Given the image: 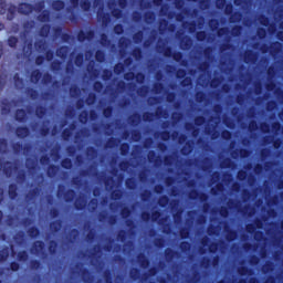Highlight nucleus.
Instances as JSON below:
<instances>
[{
  "mask_svg": "<svg viewBox=\"0 0 283 283\" xmlns=\"http://www.w3.org/2000/svg\"><path fill=\"white\" fill-rule=\"evenodd\" d=\"M19 11L24 13V14H28V13H30L32 11V6H30L28 3H22L19 7Z\"/></svg>",
  "mask_w": 283,
  "mask_h": 283,
  "instance_id": "nucleus-1",
  "label": "nucleus"
},
{
  "mask_svg": "<svg viewBox=\"0 0 283 283\" xmlns=\"http://www.w3.org/2000/svg\"><path fill=\"white\" fill-rule=\"evenodd\" d=\"M18 135L21 136V138H23L24 136L28 135V129L27 128H22V133H21V130H18Z\"/></svg>",
  "mask_w": 283,
  "mask_h": 283,
  "instance_id": "nucleus-2",
  "label": "nucleus"
},
{
  "mask_svg": "<svg viewBox=\"0 0 283 283\" xmlns=\"http://www.w3.org/2000/svg\"><path fill=\"white\" fill-rule=\"evenodd\" d=\"M114 31H115V33H117V34L123 33V28H122V25H116L115 29H114Z\"/></svg>",
  "mask_w": 283,
  "mask_h": 283,
  "instance_id": "nucleus-3",
  "label": "nucleus"
},
{
  "mask_svg": "<svg viewBox=\"0 0 283 283\" xmlns=\"http://www.w3.org/2000/svg\"><path fill=\"white\" fill-rule=\"evenodd\" d=\"M96 59H97L98 62H102V61L104 60V54L101 53V52H98V53L96 54Z\"/></svg>",
  "mask_w": 283,
  "mask_h": 283,
  "instance_id": "nucleus-4",
  "label": "nucleus"
},
{
  "mask_svg": "<svg viewBox=\"0 0 283 283\" xmlns=\"http://www.w3.org/2000/svg\"><path fill=\"white\" fill-rule=\"evenodd\" d=\"M62 167H64V168H71V161L64 160V161L62 163Z\"/></svg>",
  "mask_w": 283,
  "mask_h": 283,
  "instance_id": "nucleus-5",
  "label": "nucleus"
},
{
  "mask_svg": "<svg viewBox=\"0 0 283 283\" xmlns=\"http://www.w3.org/2000/svg\"><path fill=\"white\" fill-rule=\"evenodd\" d=\"M15 44H17V39H14V38L9 39L10 46H14Z\"/></svg>",
  "mask_w": 283,
  "mask_h": 283,
  "instance_id": "nucleus-6",
  "label": "nucleus"
},
{
  "mask_svg": "<svg viewBox=\"0 0 283 283\" xmlns=\"http://www.w3.org/2000/svg\"><path fill=\"white\" fill-rule=\"evenodd\" d=\"M24 117V112L23 111H19L18 113H17V118L18 119H22Z\"/></svg>",
  "mask_w": 283,
  "mask_h": 283,
  "instance_id": "nucleus-7",
  "label": "nucleus"
},
{
  "mask_svg": "<svg viewBox=\"0 0 283 283\" xmlns=\"http://www.w3.org/2000/svg\"><path fill=\"white\" fill-rule=\"evenodd\" d=\"M4 11V3L3 0H0V13H3Z\"/></svg>",
  "mask_w": 283,
  "mask_h": 283,
  "instance_id": "nucleus-8",
  "label": "nucleus"
},
{
  "mask_svg": "<svg viewBox=\"0 0 283 283\" xmlns=\"http://www.w3.org/2000/svg\"><path fill=\"white\" fill-rule=\"evenodd\" d=\"M19 269L18 263H11V270L17 271Z\"/></svg>",
  "mask_w": 283,
  "mask_h": 283,
  "instance_id": "nucleus-9",
  "label": "nucleus"
},
{
  "mask_svg": "<svg viewBox=\"0 0 283 283\" xmlns=\"http://www.w3.org/2000/svg\"><path fill=\"white\" fill-rule=\"evenodd\" d=\"M8 165H9V164H7V165H4V166L0 165V170L7 171V166H8Z\"/></svg>",
  "mask_w": 283,
  "mask_h": 283,
  "instance_id": "nucleus-10",
  "label": "nucleus"
},
{
  "mask_svg": "<svg viewBox=\"0 0 283 283\" xmlns=\"http://www.w3.org/2000/svg\"><path fill=\"white\" fill-rule=\"evenodd\" d=\"M223 136H227V138H229L231 136V134L230 133H226V134H223Z\"/></svg>",
  "mask_w": 283,
  "mask_h": 283,
  "instance_id": "nucleus-11",
  "label": "nucleus"
},
{
  "mask_svg": "<svg viewBox=\"0 0 283 283\" xmlns=\"http://www.w3.org/2000/svg\"><path fill=\"white\" fill-rule=\"evenodd\" d=\"M36 244L40 247V249H42V244H41V242H38Z\"/></svg>",
  "mask_w": 283,
  "mask_h": 283,
  "instance_id": "nucleus-12",
  "label": "nucleus"
},
{
  "mask_svg": "<svg viewBox=\"0 0 283 283\" xmlns=\"http://www.w3.org/2000/svg\"><path fill=\"white\" fill-rule=\"evenodd\" d=\"M2 28H3V24L0 22V30H2Z\"/></svg>",
  "mask_w": 283,
  "mask_h": 283,
  "instance_id": "nucleus-13",
  "label": "nucleus"
},
{
  "mask_svg": "<svg viewBox=\"0 0 283 283\" xmlns=\"http://www.w3.org/2000/svg\"><path fill=\"white\" fill-rule=\"evenodd\" d=\"M118 67H120V70H123V67H122V66H116V70H118Z\"/></svg>",
  "mask_w": 283,
  "mask_h": 283,
  "instance_id": "nucleus-14",
  "label": "nucleus"
},
{
  "mask_svg": "<svg viewBox=\"0 0 283 283\" xmlns=\"http://www.w3.org/2000/svg\"><path fill=\"white\" fill-rule=\"evenodd\" d=\"M60 7L62 8V7H63V3H60Z\"/></svg>",
  "mask_w": 283,
  "mask_h": 283,
  "instance_id": "nucleus-15",
  "label": "nucleus"
}]
</instances>
